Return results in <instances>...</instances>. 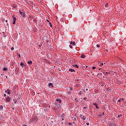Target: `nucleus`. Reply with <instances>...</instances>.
I'll return each mask as SVG.
<instances>
[{"label": "nucleus", "instance_id": "obj_1", "mask_svg": "<svg viewBox=\"0 0 126 126\" xmlns=\"http://www.w3.org/2000/svg\"><path fill=\"white\" fill-rule=\"evenodd\" d=\"M13 24H15V22H16V18L14 17V16H13Z\"/></svg>", "mask_w": 126, "mask_h": 126}, {"label": "nucleus", "instance_id": "obj_2", "mask_svg": "<svg viewBox=\"0 0 126 126\" xmlns=\"http://www.w3.org/2000/svg\"><path fill=\"white\" fill-rule=\"evenodd\" d=\"M6 102H10V97H8L6 98Z\"/></svg>", "mask_w": 126, "mask_h": 126}, {"label": "nucleus", "instance_id": "obj_3", "mask_svg": "<svg viewBox=\"0 0 126 126\" xmlns=\"http://www.w3.org/2000/svg\"><path fill=\"white\" fill-rule=\"evenodd\" d=\"M70 44L71 45H72L73 46H75V42H74V41H71Z\"/></svg>", "mask_w": 126, "mask_h": 126}, {"label": "nucleus", "instance_id": "obj_4", "mask_svg": "<svg viewBox=\"0 0 126 126\" xmlns=\"http://www.w3.org/2000/svg\"><path fill=\"white\" fill-rule=\"evenodd\" d=\"M56 101L57 102H58L60 104H61V103H62V100L60 98H58L56 100Z\"/></svg>", "mask_w": 126, "mask_h": 126}, {"label": "nucleus", "instance_id": "obj_5", "mask_svg": "<svg viewBox=\"0 0 126 126\" xmlns=\"http://www.w3.org/2000/svg\"><path fill=\"white\" fill-rule=\"evenodd\" d=\"M5 93H7V94H10V91L9 90L7 89V91H5Z\"/></svg>", "mask_w": 126, "mask_h": 126}, {"label": "nucleus", "instance_id": "obj_6", "mask_svg": "<svg viewBox=\"0 0 126 126\" xmlns=\"http://www.w3.org/2000/svg\"><path fill=\"white\" fill-rule=\"evenodd\" d=\"M48 86H49V87H53V83H49Z\"/></svg>", "mask_w": 126, "mask_h": 126}, {"label": "nucleus", "instance_id": "obj_7", "mask_svg": "<svg viewBox=\"0 0 126 126\" xmlns=\"http://www.w3.org/2000/svg\"><path fill=\"white\" fill-rule=\"evenodd\" d=\"M93 105H94V106H95L96 109H98V108H99V107H98V106H97V103H93Z\"/></svg>", "mask_w": 126, "mask_h": 126}, {"label": "nucleus", "instance_id": "obj_8", "mask_svg": "<svg viewBox=\"0 0 126 126\" xmlns=\"http://www.w3.org/2000/svg\"><path fill=\"white\" fill-rule=\"evenodd\" d=\"M21 15L23 17H24L25 16V13L23 12L21 14Z\"/></svg>", "mask_w": 126, "mask_h": 126}, {"label": "nucleus", "instance_id": "obj_9", "mask_svg": "<svg viewBox=\"0 0 126 126\" xmlns=\"http://www.w3.org/2000/svg\"><path fill=\"white\" fill-rule=\"evenodd\" d=\"M81 58H82V59L85 58V56L84 55V54H82V55L81 56Z\"/></svg>", "mask_w": 126, "mask_h": 126}, {"label": "nucleus", "instance_id": "obj_10", "mask_svg": "<svg viewBox=\"0 0 126 126\" xmlns=\"http://www.w3.org/2000/svg\"><path fill=\"white\" fill-rule=\"evenodd\" d=\"M123 100H124V98H120L119 100H118V102H121L122 101H123Z\"/></svg>", "mask_w": 126, "mask_h": 126}, {"label": "nucleus", "instance_id": "obj_11", "mask_svg": "<svg viewBox=\"0 0 126 126\" xmlns=\"http://www.w3.org/2000/svg\"><path fill=\"white\" fill-rule=\"evenodd\" d=\"M82 118H83V120L84 121H85V120H86V116H83Z\"/></svg>", "mask_w": 126, "mask_h": 126}, {"label": "nucleus", "instance_id": "obj_12", "mask_svg": "<svg viewBox=\"0 0 126 126\" xmlns=\"http://www.w3.org/2000/svg\"><path fill=\"white\" fill-rule=\"evenodd\" d=\"M69 71H71V72H73V71H74V70L72 69H69Z\"/></svg>", "mask_w": 126, "mask_h": 126}, {"label": "nucleus", "instance_id": "obj_13", "mask_svg": "<svg viewBox=\"0 0 126 126\" xmlns=\"http://www.w3.org/2000/svg\"><path fill=\"white\" fill-rule=\"evenodd\" d=\"M28 63L29 64H32V61H29Z\"/></svg>", "mask_w": 126, "mask_h": 126}, {"label": "nucleus", "instance_id": "obj_14", "mask_svg": "<svg viewBox=\"0 0 126 126\" xmlns=\"http://www.w3.org/2000/svg\"><path fill=\"white\" fill-rule=\"evenodd\" d=\"M2 109H3V106H2V105L0 106V110H2Z\"/></svg>", "mask_w": 126, "mask_h": 126}, {"label": "nucleus", "instance_id": "obj_15", "mask_svg": "<svg viewBox=\"0 0 126 126\" xmlns=\"http://www.w3.org/2000/svg\"><path fill=\"white\" fill-rule=\"evenodd\" d=\"M20 65H21V66H22V67H23V65H24V63H20Z\"/></svg>", "mask_w": 126, "mask_h": 126}, {"label": "nucleus", "instance_id": "obj_16", "mask_svg": "<svg viewBox=\"0 0 126 126\" xmlns=\"http://www.w3.org/2000/svg\"><path fill=\"white\" fill-rule=\"evenodd\" d=\"M109 126H114V124H112V123H110V124H109Z\"/></svg>", "mask_w": 126, "mask_h": 126}, {"label": "nucleus", "instance_id": "obj_17", "mask_svg": "<svg viewBox=\"0 0 126 126\" xmlns=\"http://www.w3.org/2000/svg\"><path fill=\"white\" fill-rule=\"evenodd\" d=\"M7 70V68H6V67H4L3 68V70H4V71H5V70Z\"/></svg>", "mask_w": 126, "mask_h": 126}, {"label": "nucleus", "instance_id": "obj_18", "mask_svg": "<svg viewBox=\"0 0 126 126\" xmlns=\"http://www.w3.org/2000/svg\"><path fill=\"white\" fill-rule=\"evenodd\" d=\"M97 48H99L100 47V45L99 44H96Z\"/></svg>", "mask_w": 126, "mask_h": 126}, {"label": "nucleus", "instance_id": "obj_19", "mask_svg": "<svg viewBox=\"0 0 126 126\" xmlns=\"http://www.w3.org/2000/svg\"><path fill=\"white\" fill-rule=\"evenodd\" d=\"M122 117V115H119L118 116V118H121Z\"/></svg>", "mask_w": 126, "mask_h": 126}, {"label": "nucleus", "instance_id": "obj_20", "mask_svg": "<svg viewBox=\"0 0 126 126\" xmlns=\"http://www.w3.org/2000/svg\"><path fill=\"white\" fill-rule=\"evenodd\" d=\"M83 115H80V118H83Z\"/></svg>", "mask_w": 126, "mask_h": 126}, {"label": "nucleus", "instance_id": "obj_21", "mask_svg": "<svg viewBox=\"0 0 126 126\" xmlns=\"http://www.w3.org/2000/svg\"><path fill=\"white\" fill-rule=\"evenodd\" d=\"M11 50L12 51H13V50H14V48L11 47Z\"/></svg>", "mask_w": 126, "mask_h": 126}, {"label": "nucleus", "instance_id": "obj_22", "mask_svg": "<svg viewBox=\"0 0 126 126\" xmlns=\"http://www.w3.org/2000/svg\"><path fill=\"white\" fill-rule=\"evenodd\" d=\"M75 66H76L77 68H78V65H77V64L75 65Z\"/></svg>", "mask_w": 126, "mask_h": 126}, {"label": "nucleus", "instance_id": "obj_23", "mask_svg": "<svg viewBox=\"0 0 126 126\" xmlns=\"http://www.w3.org/2000/svg\"><path fill=\"white\" fill-rule=\"evenodd\" d=\"M49 25L50 26V27H52V24H51V23L49 22Z\"/></svg>", "mask_w": 126, "mask_h": 126}, {"label": "nucleus", "instance_id": "obj_24", "mask_svg": "<svg viewBox=\"0 0 126 126\" xmlns=\"http://www.w3.org/2000/svg\"><path fill=\"white\" fill-rule=\"evenodd\" d=\"M92 68H93V69H95V68H96V67L93 66Z\"/></svg>", "mask_w": 126, "mask_h": 126}, {"label": "nucleus", "instance_id": "obj_25", "mask_svg": "<svg viewBox=\"0 0 126 126\" xmlns=\"http://www.w3.org/2000/svg\"><path fill=\"white\" fill-rule=\"evenodd\" d=\"M81 94H82V92L80 91V92L79 93V95H81Z\"/></svg>", "mask_w": 126, "mask_h": 126}, {"label": "nucleus", "instance_id": "obj_26", "mask_svg": "<svg viewBox=\"0 0 126 126\" xmlns=\"http://www.w3.org/2000/svg\"><path fill=\"white\" fill-rule=\"evenodd\" d=\"M100 65H104V63H100Z\"/></svg>", "mask_w": 126, "mask_h": 126}, {"label": "nucleus", "instance_id": "obj_27", "mask_svg": "<svg viewBox=\"0 0 126 126\" xmlns=\"http://www.w3.org/2000/svg\"><path fill=\"white\" fill-rule=\"evenodd\" d=\"M22 13H23V12H22L21 11H20V10L19 11V13H20V14H21Z\"/></svg>", "mask_w": 126, "mask_h": 126}, {"label": "nucleus", "instance_id": "obj_28", "mask_svg": "<svg viewBox=\"0 0 126 126\" xmlns=\"http://www.w3.org/2000/svg\"><path fill=\"white\" fill-rule=\"evenodd\" d=\"M69 47H70V48L71 49H72V46L69 45Z\"/></svg>", "mask_w": 126, "mask_h": 126}, {"label": "nucleus", "instance_id": "obj_29", "mask_svg": "<svg viewBox=\"0 0 126 126\" xmlns=\"http://www.w3.org/2000/svg\"><path fill=\"white\" fill-rule=\"evenodd\" d=\"M98 63H99V64H101V62H100V61H98Z\"/></svg>", "mask_w": 126, "mask_h": 126}, {"label": "nucleus", "instance_id": "obj_30", "mask_svg": "<svg viewBox=\"0 0 126 126\" xmlns=\"http://www.w3.org/2000/svg\"><path fill=\"white\" fill-rule=\"evenodd\" d=\"M86 99H87V97H86L84 98V100H86Z\"/></svg>", "mask_w": 126, "mask_h": 126}, {"label": "nucleus", "instance_id": "obj_31", "mask_svg": "<svg viewBox=\"0 0 126 126\" xmlns=\"http://www.w3.org/2000/svg\"><path fill=\"white\" fill-rule=\"evenodd\" d=\"M105 6H108V3H107L105 5Z\"/></svg>", "mask_w": 126, "mask_h": 126}, {"label": "nucleus", "instance_id": "obj_32", "mask_svg": "<svg viewBox=\"0 0 126 126\" xmlns=\"http://www.w3.org/2000/svg\"><path fill=\"white\" fill-rule=\"evenodd\" d=\"M86 125H87V126H89V123H86Z\"/></svg>", "mask_w": 126, "mask_h": 126}, {"label": "nucleus", "instance_id": "obj_33", "mask_svg": "<svg viewBox=\"0 0 126 126\" xmlns=\"http://www.w3.org/2000/svg\"><path fill=\"white\" fill-rule=\"evenodd\" d=\"M6 94H4V97H6Z\"/></svg>", "mask_w": 126, "mask_h": 126}, {"label": "nucleus", "instance_id": "obj_34", "mask_svg": "<svg viewBox=\"0 0 126 126\" xmlns=\"http://www.w3.org/2000/svg\"><path fill=\"white\" fill-rule=\"evenodd\" d=\"M46 21H47V22H49L50 23V21H49V20L47 19Z\"/></svg>", "mask_w": 126, "mask_h": 126}, {"label": "nucleus", "instance_id": "obj_35", "mask_svg": "<svg viewBox=\"0 0 126 126\" xmlns=\"http://www.w3.org/2000/svg\"><path fill=\"white\" fill-rule=\"evenodd\" d=\"M72 125V124H71V123H69V126H71Z\"/></svg>", "mask_w": 126, "mask_h": 126}, {"label": "nucleus", "instance_id": "obj_36", "mask_svg": "<svg viewBox=\"0 0 126 126\" xmlns=\"http://www.w3.org/2000/svg\"><path fill=\"white\" fill-rule=\"evenodd\" d=\"M19 58H20V54H19Z\"/></svg>", "mask_w": 126, "mask_h": 126}, {"label": "nucleus", "instance_id": "obj_37", "mask_svg": "<svg viewBox=\"0 0 126 126\" xmlns=\"http://www.w3.org/2000/svg\"><path fill=\"white\" fill-rule=\"evenodd\" d=\"M17 101L14 102V104H16Z\"/></svg>", "mask_w": 126, "mask_h": 126}, {"label": "nucleus", "instance_id": "obj_38", "mask_svg": "<svg viewBox=\"0 0 126 126\" xmlns=\"http://www.w3.org/2000/svg\"><path fill=\"white\" fill-rule=\"evenodd\" d=\"M86 90V91H88V89H87Z\"/></svg>", "mask_w": 126, "mask_h": 126}, {"label": "nucleus", "instance_id": "obj_39", "mask_svg": "<svg viewBox=\"0 0 126 126\" xmlns=\"http://www.w3.org/2000/svg\"><path fill=\"white\" fill-rule=\"evenodd\" d=\"M75 100H77V98H75Z\"/></svg>", "mask_w": 126, "mask_h": 126}, {"label": "nucleus", "instance_id": "obj_40", "mask_svg": "<svg viewBox=\"0 0 126 126\" xmlns=\"http://www.w3.org/2000/svg\"><path fill=\"white\" fill-rule=\"evenodd\" d=\"M5 22H7V20H5Z\"/></svg>", "mask_w": 126, "mask_h": 126}, {"label": "nucleus", "instance_id": "obj_41", "mask_svg": "<svg viewBox=\"0 0 126 126\" xmlns=\"http://www.w3.org/2000/svg\"><path fill=\"white\" fill-rule=\"evenodd\" d=\"M84 109H86V107H84Z\"/></svg>", "mask_w": 126, "mask_h": 126}, {"label": "nucleus", "instance_id": "obj_42", "mask_svg": "<svg viewBox=\"0 0 126 126\" xmlns=\"http://www.w3.org/2000/svg\"><path fill=\"white\" fill-rule=\"evenodd\" d=\"M104 114H105V113H102V115H104Z\"/></svg>", "mask_w": 126, "mask_h": 126}, {"label": "nucleus", "instance_id": "obj_43", "mask_svg": "<svg viewBox=\"0 0 126 126\" xmlns=\"http://www.w3.org/2000/svg\"><path fill=\"white\" fill-rule=\"evenodd\" d=\"M24 126H27V125H24Z\"/></svg>", "mask_w": 126, "mask_h": 126}, {"label": "nucleus", "instance_id": "obj_44", "mask_svg": "<svg viewBox=\"0 0 126 126\" xmlns=\"http://www.w3.org/2000/svg\"><path fill=\"white\" fill-rule=\"evenodd\" d=\"M63 120H64L63 118V119H62V121H63Z\"/></svg>", "mask_w": 126, "mask_h": 126}, {"label": "nucleus", "instance_id": "obj_45", "mask_svg": "<svg viewBox=\"0 0 126 126\" xmlns=\"http://www.w3.org/2000/svg\"><path fill=\"white\" fill-rule=\"evenodd\" d=\"M70 90H72V89H70Z\"/></svg>", "mask_w": 126, "mask_h": 126}, {"label": "nucleus", "instance_id": "obj_46", "mask_svg": "<svg viewBox=\"0 0 126 126\" xmlns=\"http://www.w3.org/2000/svg\"><path fill=\"white\" fill-rule=\"evenodd\" d=\"M100 69H101V68H99V70H100Z\"/></svg>", "mask_w": 126, "mask_h": 126}, {"label": "nucleus", "instance_id": "obj_47", "mask_svg": "<svg viewBox=\"0 0 126 126\" xmlns=\"http://www.w3.org/2000/svg\"><path fill=\"white\" fill-rule=\"evenodd\" d=\"M86 67H88V66H86Z\"/></svg>", "mask_w": 126, "mask_h": 126}, {"label": "nucleus", "instance_id": "obj_48", "mask_svg": "<svg viewBox=\"0 0 126 126\" xmlns=\"http://www.w3.org/2000/svg\"><path fill=\"white\" fill-rule=\"evenodd\" d=\"M106 73H108V72H106Z\"/></svg>", "mask_w": 126, "mask_h": 126}]
</instances>
